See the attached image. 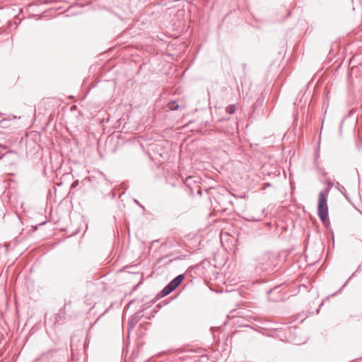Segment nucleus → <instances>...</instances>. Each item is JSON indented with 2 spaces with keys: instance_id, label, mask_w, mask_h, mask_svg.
<instances>
[{
  "instance_id": "f257e3e1",
  "label": "nucleus",
  "mask_w": 362,
  "mask_h": 362,
  "mask_svg": "<svg viewBox=\"0 0 362 362\" xmlns=\"http://www.w3.org/2000/svg\"><path fill=\"white\" fill-rule=\"evenodd\" d=\"M317 213L322 223L327 226L329 224V218L327 196L322 192L318 196Z\"/></svg>"
},
{
  "instance_id": "f03ea898",
  "label": "nucleus",
  "mask_w": 362,
  "mask_h": 362,
  "mask_svg": "<svg viewBox=\"0 0 362 362\" xmlns=\"http://www.w3.org/2000/svg\"><path fill=\"white\" fill-rule=\"evenodd\" d=\"M184 279L185 276L183 274L178 275L173 281H171L169 284L170 285L171 287H173V288L175 289L182 282Z\"/></svg>"
},
{
  "instance_id": "7ed1b4c3",
  "label": "nucleus",
  "mask_w": 362,
  "mask_h": 362,
  "mask_svg": "<svg viewBox=\"0 0 362 362\" xmlns=\"http://www.w3.org/2000/svg\"><path fill=\"white\" fill-rule=\"evenodd\" d=\"M175 289L173 288V287L170 286V284H168V286H166L163 290L162 291V294L163 296H167L168 295L169 293H170L173 291H174Z\"/></svg>"
},
{
  "instance_id": "20e7f679",
  "label": "nucleus",
  "mask_w": 362,
  "mask_h": 362,
  "mask_svg": "<svg viewBox=\"0 0 362 362\" xmlns=\"http://www.w3.org/2000/svg\"><path fill=\"white\" fill-rule=\"evenodd\" d=\"M235 107L234 105H230L228 106L227 108H226V111L227 112H228L229 114H232L235 112Z\"/></svg>"
},
{
  "instance_id": "39448f33",
  "label": "nucleus",
  "mask_w": 362,
  "mask_h": 362,
  "mask_svg": "<svg viewBox=\"0 0 362 362\" xmlns=\"http://www.w3.org/2000/svg\"><path fill=\"white\" fill-rule=\"evenodd\" d=\"M169 107L171 110H177L178 108V105L176 104L175 102H172L169 103Z\"/></svg>"
}]
</instances>
